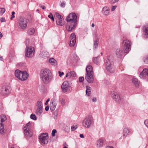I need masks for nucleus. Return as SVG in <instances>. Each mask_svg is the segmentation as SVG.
<instances>
[{"label": "nucleus", "instance_id": "f257e3e1", "mask_svg": "<svg viewBox=\"0 0 148 148\" xmlns=\"http://www.w3.org/2000/svg\"><path fill=\"white\" fill-rule=\"evenodd\" d=\"M77 16L75 13H71L67 16L66 20L68 22V25L66 29L68 31H71L74 29L77 25Z\"/></svg>", "mask_w": 148, "mask_h": 148}, {"label": "nucleus", "instance_id": "f03ea898", "mask_svg": "<svg viewBox=\"0 0 148 148\" xmlns=\"http://www.w3.org/2000/svg\"><path fill=\"white\" fill-rule=\"evenodd\" d=\"M40 77L43 83L45 84H49L53 77L51 71L48 69H43L41 71Z\"/></svg>", "mask_w": 148, "mask_h": 148}, {"label": "nucleus", "instance_id": "7ed1b4c3", "mask_svg": "<svg viewBox=\"0 0 148 148\" xmlns=\"http://www.w3.org/2000/svg\"><path fill=\"white\" fill-rule=\"evenodd\" d=\"M86 71L87 74L85 77L86 79L89 83H92L94 78L92 66L91 65L87 66L86 68Z\"/></svg>", "mask_w": 148, "mask_h": 148}, {"label": "nucleus", "instance_id": "20e7f679", "mask_svg": "<svg viewBox=\"0 0 148 148\" xmlns=\"http://www.w3.org/2000/svg\"><path fill=\"white\" fill-rule=\"evenodd\" d=\"M15 76L21 81H25L28 77V74L25 71H22L16 70L15 71Z\"/></svg>", "mask_w": 148, "mask_h": 148}, {"label": "nucleus", "instance_id": "39448f33", "mask_svg": "<svg viewBox=\"0 0 148 148\" xmlns=\"http://www.w3.org/2000/svg\"><path fill=\"white\" fill-rule=\"evenodd\" d=\"M122 45L123 47V49L122 51V53L127 54L131 49V43L128 40H125L122 43Z\"/></svg>", "mask_w": 148, "mask_h": 148}, {"label": "nucleus", "instance_id": "423d86ee", "mask_svg": "<svg viewBox=\"0 0 148 148\" xmlns=\"http://www.w3.org/2000/svg\"><path fill=\"white\" fill-rule=\"evenodd\" d=\"M12 89L7 84H3L0 91V94L3 96H5L10 93Z\"/></svg>", "mask_w": 148, "mask_h": 148}, {"label": "nucleus", "instance_id": "0eeeda50", "mask_svg": "<svg viewBox=\"0 0 148 148\" xmlns=\"http://www.w3.org/2000/svg\"><path fill=\"white\" fill-rule=\"evenodd\" d=\"M27 20L24 17H21L18 20L17 25L19 28L22 29H25L27 26Z\"/></svg>", "mask_w": 148, "mask_h": 148}, {"label": "nucleus", "instance_id": "6e6552de", "mask_svg": "<svg viewBox=\"0 0 148 148\" xmlns=\"http://www.w3.org/2000/svg\"><path fill=\"white\" fill-rule=\"evenodd\" d=\"M93 119L90 117H89L85 118L82 122L83 125L87 128L90 127L93 124Z\"/></svg>", "mask_w": 148, "mask_h": 148}, {"label": "nucleus", "instance_id": "1a4fd4ad", "mask_svg": "<svg viewBox=\"0 0 148 148\" xmlns=\"http://www.w3.org/2000/svg\"><path fill=\"white\" fill-rule=\"evenodd\" d=\"M56 19V23L57 25L62 26L64 24V20L63 16L58 13L56 12L54 15Z\"/></svg>", "mask_w": 148, "mask_h": 148}, {"label": "nucleus", "instance_id": "9d476101", "mask_svg": "<svg viewBox=\"0 0 148 148\" xmlns=\"http://www.w3.org/2000/svg\"><path fill=\"white\" fill-rule=\"evenodd\" d=\"M6 119V117L5 115H2L0 117V133L2 134H4L5 132L3 123Z\"/></svg>", "mask_w": 148, "mask_h": 148}, {"label": "nucleus", "instance_id": "9b49d317", "mask_svg": "<svg viewBox=\"0 0 148 148\" xmlns=\"http://www.w3.org/2000/svg\"><path fill=\"white\" fill-rule=\"evenodd\" d=\"M26 52L25 53L26 56L28 58L32 57L34 55L35 52L34 49L32 47H26Z\"/></svg>", "mask_w": 148, "mask_h": 148}, {"label": "nucleus", "instance_id": "f8f14e48", "mask_svg": "<svg viewBox=\"0 0 148 148\" xmlns=\"http://www.w3.org/2000/svg\"><path fill=\"white\" fill-rule=\"evenodd\" d=\"M48 135L47 133H42L40 136V140L44 144H46L48 143Z\"/></svg>", "mask_w": 148, "mask_h": 148}, {"label": "nucleus", "instance_id": "ddd939ff", "mask_svg": "<svg viewBox=\"0 0 148 148\" xmlns=\"http://www.w3.org/2000/svg\"><path fill=\"white\" fill-rule=\"evenodd\" d=\"M111 96L114 99L115 102L118 103L120 102V97L119 95L118 94L117 92H112L111 93Z\"/></svg>", "mask_w": 148, "mask_h": 148}, {"label": "nucleus", "instance_id": "4468645a", "mask_svg": "<svg viewBox=\"0 0 148 148\" xmlns=\"http://www.w3.org/2000/svg\"><path fill=\"white\" fill-rule=\"evenodd\" d=\"M70 41L69 45L71 47H73L74 46L76 43V36L74 33H72L70 37Z\"/></svg>", "mask_w": 148, "mask_h": 148}, {"label": "nucleus", "instance_id": "2eb2a0df", "mask_svg": "<svg viewBox=\"0 0 148 148\" xmlns=\"http://www.w3.org/2000/svg\"><path fill=\"white\" fill-rule=\"evenodd\" d=\"M105 64L107 70L110 73L112 72L113 70L111 67L110 61L108 58L106 59Z\"/></svg>", "mask_w": 148, "mask_h": 148}, {"label": "nucleus", "instance_id": "dca6fc26", "mask_svg": "<svg viewBox=\"0 0 148 148\" xmlns=\"http://www.w3.org/2000/svg\"><path fill=\"white\" fill-rule=\"evenodd\" d=\"M69 87V86L68 81H64L61 86L62 91L64 92H67Z\"/></svg>", "mask_w": 148, "mask_h": 148}, {"label": "nucleus", "instance_id": "f3484780", "mask_svg": "<svg viewBox=\"0 0 148 148\" xmlns=\"http://www.w3.org/2000/svg\"><path fill=\"white\" fill-rule=\"evenodd\" d=\"M147 76L148 77V69H145L140 73L139 77L141 78L144 79Z\"/></svg>", "mask_w": 148, "mask_h": 148}, {"label": "nucleus", "instance_id": "a211bd4d", "mask_svg": "<svg viewBox=\"0 0 148 148\" xmlns=\"http://www.w3.org/2000/svg\"><path fill=\"white\" fill-rule=\"evenodd\" d=\"M40 57L43 58H47L49 57V53L46 50L42 51L39 54Z\"/></svg>", "mask_w": 148, "mask_h": 148}, {"label": "nucleus", "instance_id": "6ab92c4d", "mask_svg": "<svg viewBox=\"0 0 148 148\" xmlns=\"http://www.w3.org/2000/svg\"><path fill=\"white\" fill-rule=\"evenodd\" d=\"M25 136L27 137H31L33 135V132L30 129L24 130Z\"/></svg>", "mask_w": 148, "mask_h": 148}, {"label": "nucleus", "instance_id": "aec40b11", "mask_svg": "<svg viewBox=\"0 0 148 148\" xmlns=\"http://www.w3.org/2000/svg\"><path fill=\"white\" fill-rule=\"evenodd\" d=\"M110 12V9L109 7L105 6L104 7L102 10V14L105 16H107L109 15Z\"/></svg>", "mask_w": 148, "mask_h": 148}, {"label": "nucleus", "instance_id": "412c9836", "mask_svg": "<svg viewBox=\"0 0 148 148\" xmlns=\"http://www.w3.org/2000/svg\"><path fill=\"white\" fill-rule=\"evenodd\" d=\"M130 131L127 128H124L123 130V138H125L128 135Z\"/></svg>", "mask_w": 148, "mask_h": 148}, {"label": "nucleus", "instance_id": "4be33fe9", "mask_svg": "<svg viewBox=\"0 0 148 148\" xmlns=\"http://www.w3.org/2000/svg\"><path fill=\"white\" fill-rule=\"evenodd\" d=\"M143 30L145 35L148 36V24L144 26L143 28Z\"/></svg>", "mask_w": 148, "mask_h": 148}, {"label": "nucleus", "instance_id": "5701e85b", "mask_svg": "<svg viewBox=\"0 0 148 148\" xmlns=\"http://www.w3.org/2000/svg\"><path fill=\"white\" fill-rule=\"evenodd\" d=\"M56 104L55 101H51L50 104V109L52 111H54L56 107Z\"/></svg>", "mask_w": 148, "mask_h": 148}, {"label": "nucleus", "instance_id": "b1692460", "mask_svg": "<svg viewBox=\"0 0 148 148\" xmlns=\"http://www.w3.org/2000/svg\"><path fill=\"white\" fill-rule=\"evenodd\" d=\"M43 110V108H37L36 112V114L37 115L40 116L42 114Z\"/></svg>", "mask_w": 148, "mask_h": 148}, {"label": "nucleus", "instance_id": "393cba45", "mask_svg": "<svg viewBox=\"0 0 148 148\" xmlns=\"http://www.w3.org/2000/svg\"><path fill=\"white\" fill-rule=\"evenodd\" d=\"M132 82L136 87H138L139 86V82L137 78H133L132 79Z\"/></svg>", "mask_w": 148, "mask_h": 148}, {"label": "nucleus", "instance_id": "a878e982", "mask_svg": "<svg viewBox=\"0 0 148 148\" xmlns=\"http://www.w3.org/2000/svg\"><path fill=\"white\" fill-rule=\"evenodd\" d=\"M99 40L97 39L96 40L94 41L93 49L96 50L98 46Z\"/></svg>", "mask_w": 148, "mask_h": 148}, {"label": "nucleus", "instance_id": "bb28decb", "mask_svg": "<svg viewBox=\"0 0 148 148\" xmlns=\"http://www.w3.org/2000/svg\"><path fill=\"white\" fill-rule=\"evenodd\" d=\"M103 143V140L102 138L99 139L97 143V145L99 147L102 146Z\"/></svg>", "mask_w": 148, "mask_h": 148}, {"label": "nucleus", "instance_id": "cd10ccee", "mask_svg": "<svg viewBox=\"0 0 148 148\" xmlns=\"http://www.w3.org/2000/svg\"><path fill=\"white\" fill-rule=\"evenodd\" d=\"M49 62L52 65L54 66L57 65V62L53 58H51L49 60Z\"/></svg>", "mask_w": 148, "mask_h": 148}, {"label": "nucleus", "instance_id": "c85d7f7f", "mask_svg": "<svg viewBox=\"0 0 148 148\" xmlns=\"http://www.w3.org/2000/svg\"><path fill=\"white\" fill-rule=\"evenodd\" d=\"M35 32V29L33 28H30L27 31L28 34L30 35H32L34 34Z\"/></svg>", "mask_w": 148, "mask_h": 148}, {"label": "nucleus", "instance_id": "c756f323", "mask_svg": "<svg viewBox=\"0 0 148 148\" xmlns=\"http://www.w3.org/2000/svg\"><path fill=\"white\" fill-rule=\"evenodd\" d=\"M99 58V56L93 58L92 59L93 62L96 64H98L100 61Z\"/></svg>", "mask_w": 148, "mask_h": 148}, {"label": "nucleus", "instance_id": "7c9ffc66", "mask_svg": "<svg viewBox=\"0 0 148 148\" xmlns=\"http://www.w3.org/2000/svg\"><path fill=\"white\" fill-rule=\"evenodd\" d=\"M91 88L90 86H86V94L88 96L90 95V93L91 92Z\"/></svg>", "mask_w": 148, "mask_h": 148}, {"label": "nucleus", "instance_id": "2f4dec72", "mask_svg": "<svg viewBox=\"0 0 148 148\" xmlns=\"http://www.w3.org/2000/svg\"><path fill=\"white\" fill-rule=\"evenodd\" d=\"M37 108H43L42 103V102L40 101H38L37 104Z\"/></svg>", "mask_w": 148, "mask_h": 148}, {"label": "nucleus", "instance_id": "473e14b6", "mask_svg": "<svg viewBox=\"0 0 148 148\" xmlns=\"http://www.w3.org/2000/svg\"><path fill=\"white\" fill-rule=\"evenodd\" d=\"M115 54L117 57L120 58V49L119 48L117 49L115 51Z\"/></svg>", "mask_w": 148, "mask_h": 148}, {"label": "nucleus", "instance_id": "72a5a7b5", "mask_svg": "<svg viewBox=\"0 0 148 148\" xmlns=\"http://www.w3.org/2000/svg\"><path fill=\"white\" fill-rule=\"evenodd\" d=\"M31 123L30 122L27 123L24 127V130L30 129Z\"/></svg>", "mask_w": 148, "mask_h": 148}, {"label": "nucleus", "instance_id": "f704fd0d", "mask_svg": "<svg viewBox=\"0 0 148 148\" xmlns=\"http://www.w3.org/2000/svg\"><path fill=\"white\" fill-rule=\"evenodd\" d=\"M143 61L145 64H148V55L145 56L143 58Z\"/></svg>", "mask_w": 148, "mask_h": 148}, {"label": "nucleus", "instance_id": "c9c22d12", "mask_svg": "<svg viewBox=\"0 0 148 148\" xmlns=\"http://www.w3.org/2000/svg\"><path fill=\"white\" fill-rule=\"evenodd\" d=\"M5 10L3 8H0V15H2L5 12Z\"/></svg>", "mask_w": 148, "mask_h": 148}, {"label": "nucleus", "instance_id": "e433bc0d", "mask_svg": "<svg viewBox=\"0 0 148 148\" xmlns=\"http://www.w3.org/2000/svg\"><path fill=\"white\" fill-rule=\"evenodd\" d=\"M119 0H108L109 3L111 4H114L118 1Z\"/></svg>", "mask_w": 148, "mask_h": 148}, {"label": "nucleus", "instance_id": "4c0bfd02", "mask_svg": "<svg viewBox=\"0 0 148 148\" xmlns=\"http://www.w3.org/2000/svg\"><path fill=\"white\" fill-rule=\"evenodd\" d=\"M70 77H75L76 76L75 73L74 71H71L70 72Z\"/></svg>", "mask_w": 148, "mask_h": 148}, {"label": "nucleus", "instance_id": "58836bf2", "mask_svg": "<svg viewBox=\"0 0 148 148\" xmlns=\"http://www.w3.org/2000/svg\"><path fill=\"white\" fill-rule=\"evenodd\" d=\"M30 117L31 119L34 120H36L37 119L36 116L34 114H32L31 115Z\"/></svg>", "mask_w": 148, "mask_h": 148}, {"label": "nucleus", "instance_id": "ea45409f", "mask_svg": "<svg viewBox=\"0 0 148 148\" xmlns=\"http://www.w3.org/2000/svg\"><path fill=\"white\" fill-rule=\"evenodd\" d=\"M57 132V130L56 129H53L52 132V136L53 137L55 136V134Z\"/></svg>", "mask_w": 148, "mask_h": 148}, {"label": "nucleus", "instance_id": "a19ab883", "mask_svg": "<svg viewBox=\"0 0 148 148\" xmlns=\"http://www.w3.org/2000/svg\"><path fill=\"white\" fill-rule=\"evenodd\" d=\"M77 127V125H75L74 126H73L71 127V130L72 131H74L75 130Z\"/></svg>", "mask_w": 148, "mask_h": 148}, {"label": "nucleus", "instance_id": "79ce46f5", "mask_svg": "<svg viewBox=\"0 0 148 148\" xmlns=\"http://www.w3.org/2000/svg\"><path fill=\"white\" fill-rule=\"evenodd\" d=\"M116 5H112L111 7V10L112 12L114 11L117 8Z\"/></svg>", "mask_w": 148, "mask_h": 148}, {"label": "nucleus", "instance_id": "37998d69", "mask_svg": "<svg viewBox=\"0 0 148 148\" xmlns=\"http://www.w3.org/2000/svg\"><path fill=\"white\" fill-rule=\"evenodd\" d=\"M66 100L62 98L61 101V103L62 106H64Z\"/></svg>", "mask_w": 148, "mask_h": 148}, {"label": "nucleus", "instance_id": "c03bdc74", "mask_svg": "<svg viewBox=\"0 0 148 148\" xmlns=\"http://www.w3.org/2000/svg\"><path fill=\"white\" fill-rule=\"evenodd\" d=\"M84 80V78L83 77H80L79 78V81L80 82H82Z\"/></svg>", "mask_w": 148, "mask_h": 148}, {"label": "nucleus", "instance_id": "a18cd8bd", "mask_svg": "<svg viewBox=\"0 0 148 148\" xmlns=\"http://www.w3.org/2000/svg\"><path fill=\"white\" fill-rule=\"evenodd\" d=\"M60 5V6L61 7H62V8H64V7H65V3L64 2H62V3H61Z\"/></svg>", "mask_w": 148, "mask_h": 148}, {"label": "nucleus", "instance_id": "49530a36", "mask_svg": "<svg viewBox=\"0 0 148 148\" xmlns=\"http://www.w3.org/2000/svg\"><path fill=\"white\" fill-rule=\"evenodd\" d=\"M145 125L148 128V120H145L144 121Z\"/></svg>", "mask_w": 148, "mask_h": 148}, {"label": "nucleus", "instance_id": "de8ad7c7", "mask_svg": "<svg viewBox=\"0 0 148 148\" xmlns=\"http://www.w3.org/2000/svg\"><path fill=\"white\" fill-rule=\"evenodd\" d=\"M58 73L60 77H61L62 75H64V73L63 72H62L61 73L60 71H58Z\"/></svg>", "mask_w": 148, "mask_h": 148}, {"label": "nucleus", "instance_id": "09e8293b", "mask_svg": "<svg viewBox=\"0 0 148 148\" xmlns=\"http://www.w3.org/2000/svg\"><path fill=\"white\" fill-rule=\"evenodd\" d=\"M69 76H70V72L67 73L66 74V77H68Z\"/></svg>", "mask_w": 148, "mask_h": 148}, {"label": "nucleus", "instance_id": "8fccbe9b", "mask_svg": "<svg viewBox=\"0 0 148 148\" xmlns=\"http://www.w3.org/2000/svg\"><path fill=\"white\" fill-rule=\"evenodd\" d=\"M49 110V107L48 106H47L45 108V110L46 111H48Z\"/></svg>", "mask_w": 148, "mask_h": 148}, {"label": "nucleus", "instance_id": "3c124183", "mask_svg": "<svg viewBox=\"0 0 148 148\" xmlns=\"http://www.w3.org/2000/svg\"><path fill=\"white\" fill-rule=\"evenodd\" d=\"M1 22H5V19L3 18H2L1 19Z\"/></svg>", "mask_w": 148, "mask_h": 148}, {"label": "nucleus", "instance_id": "603ef678", "mask_svg": "<svg viewBox=\"0 0 148 148\" xmlns=\"http://www.w3.org/2000/svg\"><path fill=\"white\" fill-rule=\"evenodd\" d=\"M40 7L42 8L43 9H45V7L44 5H41L40 6Z\"/></svg>", "mask_w": 148, "mask_h": 148}, {"label": "nucleus", "instance_id": "864d4df0", "mask_svg": "<svg viewBox=\"0 0 148 148\" xmlns=\"http://www.w3.org/2000/svg\"><path fill=\"white\" fill-rule=\"evenodd\" d=\"M51 16L50 18L51 19H52L53 21H54V19L53 16L52 14H51Z\"/></svg>", "mask_w": 148, "mask_h": 148}, {"label": "nucleus", "instance_id": "5fc2aeb1", "mask_svg": "<svg viewBox=\"0 0 148 148\" xmlns=\"http://www.w3.org/2000/svg\"><path fill=\"white\" fill-rule=\"evenodd\" d=\"M49 101V99H48L46 101V102L45 103V105H47V103H48V102Z\"/></svg>", "mask_w": 148, "mask_h": 148}, {"label": "nucleus", "instance_id": "6e6d98bb", "mask_svg": "<svg viewBox=\"0 0 148 148\" xmlns=\"http://www.w3.org/2000/svg\"><path fill=\"white\" fill-rule=\"evenodd\" d=\"M79 136L81 138H84V136L83 134H80L79 135Z\"/></svg>", "mask_w": 148, "mask_h": 148}, {"label": "nucleus", "instance_id": "4d7b16f0", "mask_svg": "<svg viewBox=\"0 0 148 148\" xmlns=\"http://www.w3.org/2000/svg\"><path fill=\"white\" fill-rule=\"evenodd\" d=\"M92 101L94 102L96 101V98H94L92 99Z\"/></svg>", "mask_w": 148, "mask_h": 148}, {"label": "nucleus", "instance_id": "13d9d810", "mask_svg": "<svg viewBox=\"0 0 148 148\" xmlns=\"http://www.w3.org/2000/svg\"><path fill=\"white\" fill-rule=\"evenodd\" d=\"M3 36V35L2 33L0 32V39Z\"/></svg>", "mask_w": 148, "mask_h": 148}, {"label": "nucleus", "instance_id": "bf43d9fd", "mask_svg": "<svg viewBox=\"0 0 148 148\" xmlns=\"http://www.w3.org/2000/svg\"><path fill=\"white\" fill-rule=\"evenodd\" d=\"M14 17H15V16L14 15L12 14L11 17V19H12V18H14Z\"/></svg>", "mask_w": 148, "mask_h": 148}, {"label": "nucleus", "instance_id": "052dcab7", "mask_svg": "<svg viewBox=\"0 0 148 148\" xmlns=\"http://www.w3.org/2000/svg\"><path fill=\"white\" fill-rule=\"evenodd\" d=\"M51 14L50 15H48V17L49 18H51V14H52L51 13H50Z\"/></svg>", "mask_w": 148, "mask_h": 148}, {"label": "nucleus", "instance_id": "680f3d73", "mask_svg": "<svg viewBox=\"0 0 148 148\" xmlns=\"http://www.w3.org/2000/svg\"><path fill=\"white\" fill-rule=\"evenodd\" d=\"M106 148H113V147L110 146H108Z\"/></svg>", "mask_w": 148, "mask_h": 148}, {"label": "nucleus", "instance_id": "e2e57ef3", "mask_svg": "<svg viewBox=\"0 0 148 148\" xmlns=\"http://www.w3.org/2000/svg\"><path fill=\"white\" fill-rule=\"evenodd\" d=\"M3 59V58L2 57H0V60L2 61Z\"/></svg>", "mask_w": 148, "mask_h": 148}, {"label": "nucleus", "instance_id": "0e129e2a", "mask_svg": "<svg viewBox=\"0 0 148 148\" xmlns=\"http://www.w3.org/2000/svg\"><path fill=\"white\" fill-rule=\"evenodd\" d=\"M15 14V12H14L13 11V12H12V14L14 15Z\"/></svg>", "mask_w": 148, "mask_h": 148}, {"label": "nucleus", "instance_id": "69168bd1", "mask_svg": "<svg viewBox=\"0 0 148 148\" xmlns=\"http://www.w3.org/2000/svg\"><path fill=\"white\" fill-rule=\"evenodd\" d=\"M94 26H95V25H94V23H92V27H94Z\"/></svg>", "mask_w": 148, "mask_h": 148}, {"label": "nucleus", "instance_id": "338daca9", "mask_svg": "<svg viewBox=\"0 0 148 148\" xmlns=\"http://www.w3.org/2000/svg\"><path fill=\"white\" fill-rule=\"evenodd\" d=\"M29 39H26V42L27 43V42H29Z\"/></svg>", "mask_w": 148, "mask_h": 148}, {"label": "nucleus", "instance_id": "774afa93", "mask_svg": "<svg viewBox=\"0 0 148 148\" xmlns=\"http://www.w3.org/2000/svg\"><path fill=\"white\" fill-rule=\"evenodd\" d=\"M63 148H68V147H66L65 146Z\"/></svg>", "mask_w": 148, "mask_h": 148}]
</instances>
